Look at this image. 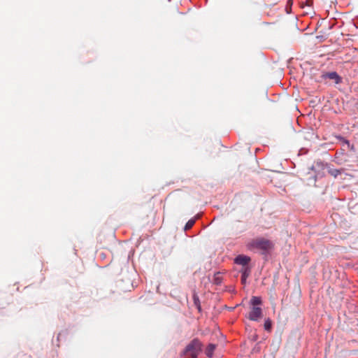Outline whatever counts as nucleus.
Returning a JSON list of instances; mask_svg holds the SVG:
<instances>
[{"label": "nucleus", "mask_w": 358, "mask_h": 358, "mask_svg": "<svg viewBox=\"0 0 358 358\" xmlns=\"http://www.w3.org/2000/svg\"><path fill=\"white\" fill-rule=\"evenodd\" d=\"M246 247L250 251L259 250L262 254H267L273 249V244L264 238H256L248 241Z\"/></svg>", "instance_id": "nucleus-1"}, {"label": "nucleus", "mask_w": 358, "mask_h": 358, "mask_svg": "<svg viewBox=\"0 0 358 358\" xmlns=\"http://www.w3.org/2000/svg\"><path fill=\"white\" fill-rule=\"evenodd\" d=\"M201 350V343L198 339H194L185 348L180 358H197Z\"/></svg>", "instance_id": "nucleus-2"}, {"label": "nucleus", "mask_w": 358, "mask_h": 358, "mask_svg": "<svg viewBox=\"0 0 358 358\" xmlns=\"http://www.w3.org/2000/svg\"><path fill=\"white\" fill-rule=\"evenodd\" d=\"M262 316V310L259 307H252L249 313L248 318L252 321H257Z\"/></svg>", "instance_id": "nucleus-3"}, {"label": "nucleus", "mask_w": 358, "mask_h": 358, "mask_svg": "<svg viewBox=\"0 0 358 358\" xmlns=\"http://www.w3.org/2000/svg\"><path fill=\"white\" fill-rule=\"evenodd\" d=\"M322 78L323 79L329 78L330 80H333L336 84H339L342 81L341 76L335 71L324 73L322 75Z\"/></svg>", "instance_id": "nucleus-4"}, {"label": "nucleus", "mask_w": 358, "mask_h": 358, "mask_svg": "<svg viewBox=\"0 0 358 358\" xmlns=\"http://www.w3.org/2000/svg\"><path fill=\"white\" fill-rule=\"evenodd\" d=\"M250 261V258L249 257L243 255H238L234 259L236 264L243 266H247Z\"/></svg>", "instance_id": "nucleus-5"}, {"label": "nucleus", "mask_w": 358, "mask_h": 358, "mask_svg": "<svg viewBox=\"0 0 358 358\" xmlns=\"http://www.w3.org/2000/svg\"><path fill=\"white\" fill-rule=\"evenodd\" d=\"M318 24H307L306 28L299 27L298 29H301L302 31L305 32V34H311L317 29Z\"/></svg>", "instance_id": "nucleus-6"}, {"label": "nucleus", "mask_w": 358, "mask_h": 358, "mask_svg": "<svg viewBox=\"0 0 358 358\" xmlns=\"http://www.w3.org/2000/svg\"><path fill=\"white\" fill-rule=\"evenodd\" d=\"M215 349V345L213 344H209L206 349V355L208 357H211L213 355L214 350Z\"/></svg>", "instance_id": "nucleus-7"}, {"label": "nucleus", "mask_w": 358, "mask_h": 358, "mask_svg": "<svg viewBox=\"0 0 358 358\" xmlns=\"http://www.w3.org/2000/svg\"><path fill=\"white\" fill-rule=\"evenodd\" d=\"M250 270L248 267H245L243 269L242 275H241V282L243 284L245 283L246 279L249 275Z\"/></svg>", "instance_id": "nucleus-8"}, {"label": "nucleus", "mask_w": 358, "mask_h": 358, "mask_svg": "<svg viewBox=\"0 0 358 358\" xmlns=\"http://www.w3.org/2000/svg\"><path fill=\"white\" fill-rule=\"evenodd\" d=\"M250 303L253 306V307H256L257 306L260 305L262 303V299L260 297L258 296H252Z\"/></svg>", "instance_id": "nucleus-9"}, {"label": "nucleus", "mask_w": 358, "mask_h": 358, "mask_svg": "<svg viewBox=\"0 0 358 358\" xmlns=\"http://www.w3.org/2000/svg\"><path fill=\"white\" fill-rule=\"evenodd\" d=\"M195 222H196L195 219H190L189 220H188V222L186 223V224L185 226V230L187 231V230L190 229L191 228H192V227L195 224Z\"/></svg>", "instance_id": "nucleus-10"}, {"label": "nucleus", "mask_w": 358, "mask_h": 358, "mask_svg": "<svg viewBox=\"0 0 358 358\" xmlns=\"http://www.w3.org/2000/svg\"><path fill=\"white\" fill-rule=\"evenodd\" d=\"M329 173L333 176L334 177H337L339 174H341V171L338 169H331L329 171Z\"/></svg>", "instance_id": "nucleus-11"}, {"label": "nucleus", "mask_w": 358, "mask_h": 358, "mask_svg": "<svg viewBox=\"0 0 358 358\" xmlns=\"http://www.w3.org/2000/svg\"><path fill=\"white\" fill-rule=\"evenodd\" d=\"M271 325H272L271 321L269 319H268V320H266L265 321V322H264V328H265V329L266 331H270L271 330Z\"/></svg>", "instance_id": "nucleus-12"}, {"label": "nucleus", "mask_w": 358, "mask_h": 358, "mask_svg": "<svg viewBox=\"0 0 358 358\" xmlns=\"http://www.w3.org/2000/svg\"><path fill=\"white\" fill-rule=\"evenodd\" d=\"M215 281L217 284H219L220 283V278L217 277V276H215Z\"/></svg>", "instance_id": "nucleus-13"}, {"label": "nucleus", "mask_w": 358, "mask_h": 358, "mask_svg": "<svg viewBox=\"0 0 358 358\" xmlns=\"http://www.w3.org/2000/svg\"><path fill=\"white\" fill-rule=\"evenodd\" d=\"M194 298L195 300V303H196V301H199L198 298L195 295L194 296Z\"/></svg>", "instance_id": "nucleus-14"}]
</instances>
